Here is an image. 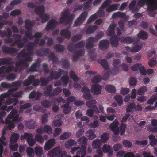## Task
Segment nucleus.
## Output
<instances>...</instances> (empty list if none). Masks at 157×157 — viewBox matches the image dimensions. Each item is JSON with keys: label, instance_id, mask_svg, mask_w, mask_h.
<instances>
[{"label": "nucleus", "instance_id": "obj_56", "mask_svg": "<svg viewBox=\"0 0 157 157\" xmlns=\"http://www.w3.org/2000/svg\"><path fill=\"white\" fill-rule=\"evenodd\" d=\"M51 104V102L48 100H43L41 103L42 106L45 108H49Z\"/></svg>", "mask_w": 157, "mask_h": 157}, {"label": "nucleus", "instance_id": "obj_57", "mask_svg": "<svg viewBox=\"0 0 157 157\" xmlns=\"http://www.w3.org/2000/svg\"><path fill=\"white\" fill-rule=\"evenodd\" d=\"M147 89L146 87L143 86L138 90L137 94L139 95H143L144 93L147 91Z\"/></svg>", "mask_w": 157, "mask_h": 157}, {"label": "nucleus", "instance_id": "obj_8", "mask_svg": "<svg viewBox=\"0 0 157 157\" xmlns=\"http://www.w3.org/2000/svg\"><path fill=\"white\" fill-rule=\"evenodd\" d=\"M17 113V110L12 109L10 114L8 115L7 116L8 119H13L12 121L13 122H19V115Z\"/></svg>", "mask_w": 157, "mask_h": 157}, {"label": "nucleus", "instance_id": "obj_64", "mask_svg": "<svg viewBox=\"0 0 157 157\" xmlns=\"http://www.w3.org/2000/svg\"><path fill=\"white\" fill-rule=\"evenodd\" d=\"M35 46V44H33V42H30L29 43L27 48V51L28 52H33V50Z\"/></svg>", "mask_w": 157, "mask_h": 157}, {"label": "nucleus", "instance_id": "obj_41", "mask_svg": "<svg viewBox=\"0 0 157 157\" xmlns=\"http://www.w3.org/2000/svg\"><path fill=\"white\" fill-rule=\"evenodd\" d=\"M105 89L108 92L111 93H115L116 89L115 87L110 85H107L105 86Z\"/></svg>", "mask_w": 157, "mask_h": 157}, {"label": "nucleus", "instance_id": "obj_10", "mask_svg": "<svg viewBox=\"0 0 157 157\" xmlns=\"http://www.w3.org/2000/svg\"><path fill=\"white\" fill-rule=\"evenodd\" d=\"M91 90L94 95H98L101 93L102 86L98 84H93L91 86Z\"/></svg>", "mask_w": 157, "mask_h": 157}, {"label": "nucleus", "instance_id": "obj_46", "mask_svg": "<svg viewBox=\"0 0 157 157\" xmlns=\"http://www.w3.org/2000/svg\"><path fill=\"white\" fill-rule=\"evenodd\" d=\"M135 107V103H130L126 107V112L127 113H130L133 111V109H134Z\"/></svg>", "mask_w": 157, "mask_h": 157}, {"label": "nucleus", "instance_id": "obj_39", "mask_svg": "<svg viewBox=\"0 0 157 157\" xmlns=\"http://www.w3.org/2000/svg\"><path fill=\"white\" fill-rule=\"evenodd\" d=\"M26 152L29 157H32L34 156L35 152L34 149L30 147L27 148Z\"/></svg>", "mask_w": 157, "mask_h": 157}, {"label": "nucleus", "instance_id": "obj_58", "mask_svg": "<svg viewBox=\"0 0 157 157\" xmlns=\"http://www.w3.org/2000/svg\"><path fill=\"white\" fill-rule=\"evenodd\" d=\"M75 48H82L84 47L85 42L83 41L82 40L75 44Z\"/></svg>", "mask_w": 157, "mask_h": 157}, {"label": "nucleus", "instance_id": "obj_15", "mask_svg": "<svg viewBox=\"0 0 157 157\" xmlns=\"http://www.w3.org/2000/svg\"><path fill=\"white\" fill-rule=\"evenodd\" d=\"M33 54L34 52H26L25 49V48H23L17 54V57L18 59H20V58H24L26 56H31L33 55Z\"/></svg>", "mask_w": 157, "mask_h": 157}, {"label": "nucleus", "instance_id": "obj_49", "mask_svg": "<svg viewBox=\"0 0 157 157\" xmlns=\"http://www.w3.org/2000/svg\"><path fill=\"white\" fill-rule=\"evenodd\" d=\"M71 135V133L70 132H67L61 134L60 136V139L63 140L69 138Z\"/></svg>", "mask_w": 157, "mask_h": 157}, {"label": "nucleus", "instance_id": "obj_12", "mask_svg": "<svg viewBox=\"0 0 157 157\" xmlns=\"http://www.w3.org/2000/svg\"><path fill=\"white\" fill-rule=\"evenodd\" d=\"M58 22L54 19H51L47 23L45 29L47 31L53 29L58 24Z\"/></svg>", "mask_w": 157, "mask_h": 157}, {"label": "nucleus", "instance_id": "obj_61", "mask_svg": "<svg viewBox=\"0 0 157 157\" xmlns=\"http://www.w3.org/2000/svg\"><path fill=\"white\" fill-rule=\"evenodd\" d=\"M157 100V94L152 96L150 99L147 101V104H153L154 102Z\"/></svg>", "mask_w": 157, "mask_h": 157}, {"label": "nucleus", "instance_id": "obj_33", "mask_svg": "<svg viewBox=\"0 0 157 157\" xmlns=\"http://www.w3.org/2000/svg\"><path fill=\"white\" fill-rule=\"evenodd\" d=\"M26 127L29 129H34L35 128L36 123L35 121L30 120L25 123Z\"/></svg>", "mask_w": 157, "mask_h": 157}, {"label": "nucleus", "instance_id": "obj_7", "mask_svg": "<svg viewBox=\"0 0 157 157\" xmlns=\"http://www.w3.org/2000/svg\"><path fill=\"white\" fill-rule=\"evenodd\" d=\"M33 137L32 134H29L27 133H25L23 135L21 136V139L22 140L27 139V141L28 144L30 146H33L36 143L34 139H32Z\"/></svg>", "mask_w": 157, "mask_h": 157}, {"label": "nucleus", "instance_id": "obj_54", "mask_svg": "<svg viewBox=\"0 0 157 157\" xmlns=\"http://www.w3.org/2000/svg\"><path fill=\"white\" fill-rule=\"evenodd\" d=\"M112 2L111 0H105L102 4L101 6L100 7V9H103L104 8L107 7Z\"/></svg>", "mask_w": 157, "mask_h": 157}, {"label": "nucleus", "instance_id": "obj_45", "mask_svg": "<svg viewBox=\"0 0 157 157\" xmlns=\"http://www.w3.org/2000/svg\"><path fill=\"white\" fill-rule=\"evenodd\" d=\"M97 14V17H105V13L104 9H99L96 13Z\"/></svg>", "mask_w": 157, "mask_h": 157}, {"label": "nucleus", "instance_id": "obj_5", "mask_svg": "<svg viewBox=\"0 0 157 157\" xmlns=\"http://www.w3.org/2000/svg\"><path fill=\"white\" fill-rule=\"evenodd\" d=\"M88 139L84 136L80 137L78 140V143L81 145L80 151H82V157H85L86 154V147L87 145Z\"/></svg>", "mask_w": 157, "mask_h": 157}, {"label": "nucleus", "instance_id": "obj_13", "mask_svg": "<svg viewBox=\"0 0 157 157\" xmlns=\"http://www.w3.org/2000/svg\"><path fill=\"white\" fill-rule=\"evenodd\" d=\"M14 63L12 58L9 57L0 58V66L3 65H10Z\"/></svg>", "mask_w": 157, "mask_h": 157}, {"label": "nucleus", "instance_id": "obj_30", "mask_svg": "<svg viewBox=\"0 0 157 157\" xmlns=\"http://www.w3.org/2000/svg\"><path fill=\"white\" fill-rule=\"evenodd\" d=\"M119 5V4L111 5L106 9V11L108 12H111L115 11L118 9Z\"/></svg>", "mask_w": 157, "mask_h": 157}, {"label": "nucleus", "instance_id": "obj_38", "mask_svg": "<svg viewBox=\"0 0 157 157\" xmlns=\"http://www.w3.org/2000/svg\"><path fill=\"white\" fill-rule=\"evenodd\" d=\"M60 79L63 82V85H67L69 83V79L68 75L62 76Z\"/></svg>", "mask_w": 157, "mask_h": 157}, {"label": "nucleus", "instance_id": "obj_36", "mask_svg": "<svg viewBox=\"0 0 157 157\" xmlns=\"http://www.w3.org/2000/svg\"><path fill=\"white\" fill-rule=\"evenodd\" d=\"M77 144V142L73 139L69 140L65 143V147L66 148L69 147H70L75 145Z\"/></svg>", "mask_w": 157, "mask_h": 157}, {"label": "nucleus", "instance_id": "obj_50", "mask_svg": "<svg viewBox=\"0 0 157 157\" xmlns=\"http://www.w3.org/2000/svg\"><path fill=\"white\" fill-rule=\"evenodd\" d=\"M92 0H89L88 1L84 2L83 4L81 5L82 6L84 10L88 9L90 7L92 2Z\"/></svg>", "mask_w": 157, "mask_h": 157}, {"label": "nucleus", "instance_id": "obj_6", "mask_svg": "<svg viewBox=\"0 0 157 157\" xmlns=\"http://www.w3.org/2000/svg\"><path fill=\"white\" fill-rule=\"evenodd\" d=\"M88 15L87 11H83L77 18L74 22V26L77 27L83 23V21L86 19Z\"/></svg>", "mask_w": 157, "mask_h": 157}, {"label": "nucleus", "instance_id": "obj_3", "mask_svg": "<svg viewBox=\"0 0 157 157\" xmlns=\"http://www.w3.org/2000/svg\"><path fill=\"white\" fill-rule=\"evenodd\" d=\"M69 9H67L65 10L60 18L59 23L61 24L65 23L68 24L72 21L73 19L74 14H72L69 15Z\"/></svg>", "mask_w": 157, "mask_h": 157}, {"label": "nucleus", "instance_id": "obj_1", "mask_svg": "<svg viewBox=\"0 0 157 157\" xmlns=\"http://www.w3.org/2000/svg\"><path fill=\"white\" fill-rule=\"evenodd\" d=\"M59 72L57 73L56 71L54 72L51 71L49 74V76L46 79L45 77H41L40 78V86H45L50 81L53 79L56 80L59 78L62 74L65 73L64 70L61 69H58Z\"/></svg>", "mask_w": 157, "mask_h": 157}, {"label": "nucleus", "instance_id": "obj_2", "mask_svg": "<svg viewBox=\"0 0 157 157\" xmlns=\"http://www.w3.org/2000/svg\"><path fill=\"white\" fill-rule=\"evenodd\" d=\"M148 6L147 10L148 11H152L157 9V3L150 0H140L137 3V6L142 7L144 6L145 3Z\"/></svg>", "mask_w": 157, "mask_h": 157}, {"label": "nucleus", "instance_id": "obj_25", "mask_svg": "<svg viewBox=\"0 0 157 157\" xmlns=\"http://www.w3.org/2000/svg\"><path fill=\"white\" fill-rule=\"evenodd\" d=\"M117 26L116 24L112 22L109 26L108 29L107 35L109 36H112L115 33V28Z\"/></svg>", "mask_w": 157, "mask_h": 157}, {"label": "nucleus", "instance_id": "obj_32", "mask_svg": "<svg viewBox=\"0 0 157 157\" xmlns=\"http://www.w3.org/2000/svg\"><path fill=\"white\" fill-rule=\"evenodd\" d=\"M102 141L100 139H97L93 142L92 146L94 149H96L99 148L101 145L102 144Z\"/></svg>", "mask_w": 157, "mask_h": 157}, {"label": "nucleus", "instance_id": "obj_34", "mask_svg": "<svg viewBox=\"0 0 157 157\" xmlns=\"http://www.w3.org/2000/svg\"><path fill=\"white\" fill-rule=\"evenodd\" d=\"M137 36L138 37L143 40L146 39L148 37V34L147 33L143 31H140Z\"/></svg>", "mask_w": 157, "mask_h": 157}, {"label": "nucleus", "instance_id": "obj_48", "mask_svg": "<svg viewBox=\"0 0 157 157\" xmlns=\"http://www.w3.org/2000/svg\"><path fill=\"white\" fill-rule=\"evenodd\" d=\"M134 40V39L132 37L128 36L124 38L121 40V42L128 44H131L133 42Z\"/></svg>", "mask_w": 157, "mask_h": 157}, {"label": "nucleus", "instance_id": "obj_42", "mask_svg": "<svg viewBox=\"0 0 157 157\" xmlns=\"http://www.w3.org/2000/svg\"><path fill=\"white\" fill-rule=\"evenodd\" d=\"M48 57L53 63H58V59L55 56V54L54 52H51Z\"/></svg>", "mask_w": 157, "mask_h": 157}, {"label": "nucleus", "instance_id": "obj_9", "mask_svg": "<svg viewBox=\"0 0 157 157\" xmlns=\"http://www.w3.org/2000/svg\"><path fill=\"white\" fill-rule=\"evenodd\" d=\"M121 38L116 34L110 36V41L111 46L117 48L119 45V41Z\"/></svg>", "mask_w": 157, "mask_h": 157}, {"label": "nucleus", "instance_id": "obj_22", "mask_svg": "<svg viewBox=\"0 0 157 157\" xmlns=\"http://www.w3.org/2000/svg\"><path fill=\"white\" fill-rule=\"evenodd\" d=\"M60 34L62 36L67 39H69L71 36V31L67 29H62L60 32Z\"/></svg>", "mask_w": 157, "mask_h": 157}, {"label": "nucleus", "instance_id": "obj_20", "mask_svg": "<svg viewBox=\"0 0 157 157\" xmlns=\"http://www.w3.org/2000/svg\"><path fill=\"white\" fill-rule=\"evenodd\" d=\"M25 28L28 31H31L32 27L35 25V22L34 21H31L29 19H25Z\"/></svg>", "mask_w": 157, "mask_h": 157}, {"label": "nucleus", "instance_id": "obj_4", "mask_svg": "<svg viewBox=\"0 0 157 157\" xmlns=\"http://www.w3.org/2000/svg\"><path fill=\"white\" fill-rule=\"evenodd\" d=\"M48 155L52 157H65L67 153L65 151L62 152L59 147H57L49 151Z\"/></svg>", "mask_w": 157, "mask_h": 157}, {"label": "nucleus", "instance_id": "obj_35", "mask_svg": "<svg viewBox=\"0 0 157 157\" xmlns=\"http://www.w3.org/2000/svg\"><path fill=\"white\" fill-rule=\"evenodd\" d=\"M40 18L41 19V22L43 23H44L47 21L50 18V15L44 13L39 16Z\"/></svg>", "mask_w": 157, "mask_h": 157}, {"label": "nucleus", "instance_id": "obj_14", "mask_svg": "<svg viewBox=\"0 0 157 157\" xmlns=\"http://www.w3.org/2000/svg\"><path fill=\"white\" fill-rule=\"evenodd\" d=\"M52 88V86L50 85L44 89L43 93L45 96L49 98L53 97Z\"/></svg>", "mask_w": 157, "mask_h": 157}, {"label": "nucleus", "instance_id": "obj_47", "mask_svg": "<svg viewBox=\"0 0 157 157\" xmlns=\"http://www.w3.org/2000/svg\"><path fill=\"white\" fill-rule=\"evenodd\" d=\"M96 103V101L93 99L86 102V105L88 107L92 108L95 105Z\"/></svg>", "mask_w": 157, "mask_h": 157}, {"label": "nucleus", "instance_id": "obj_53", "mask_svg": "<svg viewBox=\"0 0 157 157\" xmlns=\"http://www.w3.org/2000/svg\"><path fill=\"white\" fill-rule=\"evenodd\" d=\"M35 152L37 155H41L43 153L42 148L40 146H37L35 148Z\"/></svg>", "mask_w": 157, "mask_h": 157}, {"label": "nucleus", "instance_id": "obj_21", "mask_svg": "<svg viewBox=\"0 0 157 157\" xmlns=\"http://www.w3.org/2000/svg\"><path fill=\"white\" fill-rule=\"evenodd\" d=\"M5 123L6 124L8 125L4 126V129L6 130L8 129L10 130L15 127L14 123L9 119H6Z\"/></svg>", "mask_w": 157, "mask_h": 157}, {"label": "nucleus", "instance_id": "obj_60", "mask_svg": "<svg viewBox=\"0 0 157 157\" xmlns=\"http://www.w3.org/2000/svg\"><path fill=\"white\" fill-rule=\"evenodd\" d=\"M62 91V89L59 87H57L53 90V97L58 95Z\"/></svg>", "mask_w": 157, "mask_h": 157}, {"label": "nucleus", "instance_id": "obj_27", "mask_svg": "<svg viewBox=\"0 0 157 157\" xmlns=\"http://www.w3.org/2000/svg\"><path fill=\"white\" fill-rule=\"evenodd\" d=\"M97 62L102 65L105 70H107L109 69L108 63L106 59H98Z\"/></svg>", "mask_w": 157, "mask_h": 157}, {"label": "nucleus", "instance_id": "obj_26", "mask_svg": "<svg viewBox=\"0 0 157 157\" xmlns=\"http://www.w3.org/2000/svg\"><path fill=\"white\" fill-rule=\"evenodd\" d=\"M102 150L103 152L107 153L109 157L111 156L113 154V151L110 146L107 144L104 145L103 147Z\"/></svg>", "mask_w": 157, "mask_h": 157}, {"label": "nucleus", "instance_id": "obj_51", "mask_svg": "<svg viewBox=\"0 0 157 157\" xmlns=\"http://www.w3.org/2000/svg\"><path fill=\"white\" fill-rule=\"evenodd\" d=\"M70 75L71 78L74 81L77 82L79 80L78 77L77 76L74 71H70Z\"/></svg>", "mask_w": 157, "mask_h": 157}, {"label": "nucleus", "instance_id": "obj_52", "mask_svg": "<svg viewBox=\"0 0 157 157\" xmlns=\"http://www.w3.org/2000/svg\"><path fill=\"white\" fill-rule=\"evenodd\" d=\"M75 48V44L73 43L70 44L67 47V49L71 52H75L77 51H76Z\"/></svg>", "mask_w": 157, "mask_h": 157}, {"label": "nucleus", "instance_id": "obj_19", "mask_svg": "<svg viewBox=\"0 0 157 157\" xmlns=\"http://www.w3.org/2000/svg\"><path fill=\"white\" fill-rule=\"evenodd\" d=\"M40 66V63L39 62L34 63L32 64L29 69L27 70V72L29 73L30 72H35L37 71V68H39Z\"/></svg>", "mask_w": 157, "mask_h": 157}, {"label": "nucleus", "instance_id": "obj_31", "mask_svg": "<svg viewBox=\"0 0 157 157\" xmlns=\"http://www.w3.org/2000/svg\"><path fill=\"white\" fill-rule=\"evenodd\" d=\"M18 102V99L15 98H12L8 99L6 101V104L7 105H10L13 104V105L15 106Z\"/></svg>", "mask_w": 157, "mask_h": 157}, {"label": "nucleus", "instance_id": "obj_63", "mask_svg": "<svg viewBox=\"0 0 157 157\" xmlns=\"http://www.w3.org/2000/svg\"><path fill=\"white\" fill-rule=\"evenodd\" d=\"M101 79V76L100 75H98L94 77L92 80V82L93 83H98Z\"/></svg>", "mask_w": 157, "mask_h": 157}, {"label": "nucleus", "instance_id": "obj_17", "mask_svg": "<svg viewBox=\"0 0 157 157\" xmlns=\"http://www.w3.org/2000/svg\"><path fill=\"white\" fill-rule=\"evenodd\" d=\"M2 49L3 53L5 54L14 53L18 51V50L15 48H8L5 46H2Z\"/></svg>", "mask_w": 157, "mask_h": 157}, {"label": "nucleus", "instance_id": "obj_37", "mask_svg": "<svg viewBox=\"0 0 157 157\" xmlns=\"http://www.w3.org/2000/svg\"><path fill=\"white\" fill-rule=\"evenodd\" d=\"M98 28L96 25L89 26L86 30V33L88 34L93 33Z\"/></svg>", "mask_w": 157, "mask_h": 157}, {"label": "nucleus", "instance_id": "obj_62", "mask_svg": "<svg viewBox=\"0 0 157 157\" xmlns=\"http://www.w3.org/2000/svg\"><path fill=\"white\" fill-rule=\"evenodd\" d=\"M118 124L119 122L118 120L115 119L114 121L113 122L110 124L109 127L111 129H115L117 128Z\"/></svg>", "mask_w": 157, "mask_h": 157}, {"label": "nucleus", "instance_id": "obj_16", "mask_svg": "<svg viewBox=\"0 0 157 157\" xmlns=\"http://www.w3.org/2000/svg\"><path fill=\"white\" fill-rule=\"evenodd\" d=\"M109 41L108 40H101L99 44V48L103 50L107 49L109 45Z\"/></svg>", "mask_w": 157, "mask_h": 157}, {"label": "nucleus", "instance_id": "obj_11", "mask_svg": "<svg viewBox=\"0 0 157 157\" xmlns=\"http://www.w3.org/2000/svg\"><path fill=\"white\" fill-rule=\"evenodd\" d=\"M81 91L84 93L82 97L86 100H90L92 98L91 94L90 93V90L87 87H83Z\"/></svg>", "mask_w": 157, "mask_h": 157}, {"label": "nucleus", "instance_id": "obj_18", "mask_svg": "<svg viewBox=\"0 0 157 157\" xmlns=\"http://www.w3.org/2000/svg\"><path fill=\"white\" fill-rule=\"evenodd\" d=\"M75 55L73 57L72 60L73 62L77 61L80 56H83L84 54V51L82 49H80L74 52Z\"/></svg>", "mask_w": 157, "mask_h": 157}, {"label": "nucleus", "instance_id": "obj_28", "mask_svg": "<svg viewBox=\"0 0 157 157\" xmlns=\"http://www.w3.org/2000/svg\"><path fill=\"white\" fill-rule=\"evenodd\" d=\"M34 75H29L27 79L25 80L23 83L24 86H29L31 84L32 82L34 79Z\"/></svg>", "mask_w": 157, "mask_h": 157}, {"label": "nucleus", "instance_id": "obj_23", "mask_svg": "<svg viewBox=\"0 0 157 157\" xmlns=\"http://www.w3.org/2000/svg\"><path fill=\"white\" fill-rule=\"evenodd\" d=\"M45 9L43 5H39L35 7L34 11L35 13L39 16L44 13Z\"/></svg>", "mask_w": 157, "mask_h": 157}, {"label": "nucleus", "instance_id": "obj_55", "mask_svg": "<svg viewBox=\"0 0 157 157\" xmlns=\"http://www.w3.org/2000/svg\"><path fill=\"white\" fill-rule=\"evenodd\" d=\"M109 138V135L107 133H103L101 136V138L102 140V142L105 143L108 140Z\"/></svg>", "mask_w": 157, "mask_h": 157}, {"label": "nucleus", "instance_id": "obj_29", "mask_svg": "<svg viewBox=\"0 0 157 157\" xmlns=\"http://www.w3.org/2000/svg\"><path fill=\"white\" fill-rule=\"evenodd\" d=\"M19 136L17 133H14L12 134L10 138V142L11 144H13L17 142L19 138Z\"/></svg>", "mask_w": 157, "mask_h": 157}, {"label": "nucleus", "instance_id": "obj_59", "mask_svg": "<svg viewBox=\"0 0 157 157\" xmlns=\"http://www.w3.org/2000/svg\"><path fill=\"white\" fill-rule=\"evenodd\" d=\"M95 50H90L89 52V54L90 56V59L93 60L95 61L96 60V57L94 55Z\"/></svg>", "mask_w": 157, "mask_h": 157}, {"label": "nucleus", "instance_id": "obj_44", "mask_svg": "<svg viewBox=\"0 0 157 157\" xmlns=\"http://www.w3.org/2000/svg\"><path fill=\"white\" fill-rule=\"evenodd\" d=\"M31 106L32 105L30 103H25L20 106L19 112L22 113L23 112V109L30 108Z\"/></svg>", "mask_w": 157, "mask_h": 157}, {"label": "nucleus", "instance_id": "obj_43", "mask_svg": "<svg viewBox=\"0 0 157 157\" xmlns=\"http://www.w3.org/2000/svg\"><path fill=\"white\" fill-rule=\"evenodd\" d=\"M114 99L117 101L119 106H121L123 102V100L121 96L117 95L114 97Z\"/></svg>", "mask_w": 157, "mask_h": 157}, {"label": "nucleus", "instance_id": "obj_24", "mask_svg": "<svg viewBox=\"0 0 157 157\" xmlns=\"http://www.w3.org/2000/svg\"><path fill=\"white\" fill-rule=\"evenodd\" d=\"M55 140L54 139H51L48 140L45 143L44 149L46 150H49L55 144Z\"/></svg>", "mask_w": 157, "mask_h": 157}, {"label": "nucleus", "instance_id": "obj_40", "mask_svg": "<svg viewBox=\"0 0 157 157\" xmlns=\"http://www.w3.org/2000/svg\"><path fill=\"white\" fill-rule=\"evenodd\" d=\"M54 49L59 52H62L64 51L65 48L64 46L60 44H57L54 46Z\"/></svg>", "mask_w": 157, "mask_h": 157}]
</instances>
